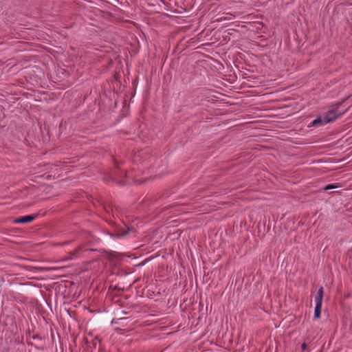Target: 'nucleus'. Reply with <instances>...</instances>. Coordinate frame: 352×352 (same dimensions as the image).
I'll list each match as a JSON object with an SVG mask.
<instances>
[{
	"label": "nucleus",
	"mask_w": 352,
	"mask_h": 352,
	"mask_svg": "<svg viewBox=\"0 0 352 352\" xmlns=\"http://www.w3.org/2000/svg\"><path fill=\"white\" fill-rule=\"evenodd\" d=\"M324 294V289L322 287H320L318 290L317 295L316 296V302H322L323 299Z\"/></svg>",
	"instance_id": "obj_4"
},
{
	"label": "nucleus",
	"mask_w": 352,
	"mask_h": 352,
	"mask_svg": "<svg viewBox=\"0 0 352 352\" xmlns=\"http://www.w3.org/2000/svg\"><path fill=\"white\" fill-rule=\"evenodd\" d=\"M307 348V344L305 343V342H303L302 344H301V349L302 350H305Z\"/></svg>",
	"instance_id": "obj_8"
},
{
	"label": "nucleus",
	"mask_w": 352,
	"mask_h": 352,
	"mask_svg": "<svg viewBox=\"0 0 352 352\" xmlns=\"http://www.w3.org/2000/svg\"><path fill=\"white\" fill-rule=\"evenodd\" d=\"M340 186L338 184H329L322 188V190L327 191L329 190L336 189Z\"/></svg>",
	"instance_id": "obj_6"
},
{
	"label": "nucleus",
	"mask_w": 352,
	"mask_h": 352,
	"mask_svg": "<svg viewBox=\"0 0 352 352\" xmlns=\"http://www.w3.org/2000/svg\"><path fill=\"white\" fill-rule=\"evenodd\" d=\"M351 97V95L348 96L342 100L336 102V104L331 105V109L326 113H324V122L329 123L333 122L336 118L342 116L347 110L348 108L346 109L343 111H340L338 110V108L342 105V104L347 100Z\"/></svg>",
	"instance_id": "obj_1"
},
{
	"label": "nucleus",
	"mask_w": 352,
	"mask_h": 352,
	"mask_svg": "<svg viewBox=\"0 0 352 352\" xmlns=\"http://www.w3.org/2000/svg\"><path fill=\"white\" fill-rule=\"evenodd\" d=\"M324 122V117L318 116L311 122L312 126H318L322 124Z\"/></svg>",
	"instance_id": "obj_5"
},
{
	"label": "nucleus",
	"mask_w": 352,
	"mask_h": 352,
	"mask_svg": "<svg viewBox=\"0 0 352 352\" xmlns=\"http://www.w3.org/2000/svg\"><path fill=\"white\" fill-rule=\"evenodd\" d=\"M36 217V215H35V214H30V215H27V216H24V217H21L19 218L14 219V223H26L32 221L33 220L35 219Z\"/></svg>",
	"instance_id": "obj_2"
},
{
	"label": "nucleus",
	"mask_w": 352,
	"mask_h": 352,
	"mask_svg": "<svg viewBox=\"0 0 352 352\" xmlns=\"http://www.w3.org/2000/svg\"><path fill=\"white\" fill-rule=\"evenodd\" d=\"M228 16L221 17L219 21H224V20H231L234 16L232 14H227Z\"/></svg>",
	"instance_id": "obj_7"
},
{
	"label": "nucleus",
	"mask_w": 352,
	"mask_h": 352,
	"mask_svg": "<svg viewBox=\"0 0 352 352\" xmlns=\"http://www.w3.org/2000/svg\"><path fill=\"white\" fill-rule=\"evenodd\" d=\"M322 309V302H316L314 310V318L318 319L320 317Z\"/></svg>",
	"instance_id": "obj_3"
}]
</instances>
